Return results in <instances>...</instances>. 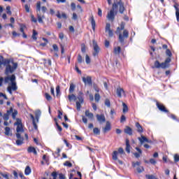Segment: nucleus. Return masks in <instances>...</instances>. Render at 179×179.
Instances as JSON below:
<instances>
[{"instance_id": "nucleus-62", "label": "nucleus", "mask_w": 179, "mask_h": 179, "mask_svg": "<svg viewBox=\"0 0 179 179\" xmlns=\"http://www.w3.org/2000/svg\"><path fill=\"white\" fill-rule=\"evenodd\" d=\"M127 120V117H125V115H122L120 118V122H124Z\"/></svg>"}, {"instance_id": "nucleus-60", "label": "nucleus", "mask_w": 179, "mask_h": 179, "mask_svg": "<svg viewBox=\"0 0 179 179\" xmlns=\"http://www.w3.org/2000/svg\"><path fill=\"white\" fill-rule=\"evenodd\" d=\"M31 22H34V23H37V20L36 19V17H34V15H31Z\"/></svg>"}, {"instance_id": "nucleus-29", "label": "nucleus", "mask_w": 179, "mask_h": 179, "mask_svg": "<svg viewBox=\"0 0 179 179\" xmlns=\"http://www.w3.org/2000/svg\"><path fill=\"white\" fill-rule=\"evenodd\" d=\"M162 63H160L159 61H155L154 63V67L159 69V68H161Z\"/></svg>"}, {"instance_id": "nucleus-9", "label": "nucleus", "mask_w": 179, "mask_h": 179, "mask_svg": "<svg viewBox=\"0 0 179 179\" xmlns=\"http://www.w3.org/2000/svg\"><path fill=\"white\" fill-rule=\"evenodd\" d=\"M111 24L110 23H107L106 26V33H108L109 37H113L114 34L113 33V30H111Z\"/></svg>"}, {"instance_id": "nucleus-21", "label": "nucleus", "mask_w": 179, "mask_h": 179, "mask_svg": "<svg viewBox=\"0 0 179 179\" xmlns=\"http://www.w3.org/2000/svg\"><path fill=\"white\" fill-rule=\"evenodd\" d=\"M113 51L115 55H120V54L121 53V47L120 46L115 47Z\"/></svg>"}, {"instance_id": "nucleus-26", "label": "nucleus", "mask_w": 179, "mask_h": 179, "mask_svg": "<svg viewBox=\"0 0 179 179\" xmlns=\"http://www.w3.org/2000/svg\"><path fill=\"white\" fill-rule=\"evenodd\" d=\"M8 87H11V90L14 92L17 90V86H16V82L11 83V86H8Z\"/></svg>"}, {"instance_id": "nucleus-3", "label": "nucleus", "mask_w": 179, "mask_h": 179, "mask_svg": "<svg viewBox=\"0 0 179 179\" xmlns=\"http://www.w3.org/2000/svg\"><path fill=\"white\" fill-rule=\"evenodd\" d=\"M92 47L94 52H92L93 57H97L99 55V52H100V47L97 45V42L95 40L92 41Z\"/></svg>"}, {"instance_id": "nucleus-4", "label": "nucleus", "mask_w": 179, "mask_h": 179, "mask_svg": "<svg viewBox=\"0 0 179 179\" xmlns=\"http://www.w3.org/2000/svg\"><path fill=\"white\" fill-rule=\"evenodd\" d=\"M41 10V2L38 1L36 3V12H37V16H38V22L39 23H43V17L40 14H38V12Z\"/></svg>"}, {"instance_id": "nucleus-20", "label": "nucleus", "mask_w": 179, "mask_h": 179, "mask_svg": "<svg viewBox=\"0 0 179 179\" xmlns=\"http://www.w3.org/2000/svg\"><path fill=\"white\" fill-rule=\"evenodd\" d=\"M85 115L90 120H93V118H94V115H93V113H90V111H89V110L85 111Z\"/></svg>"}, {"instance_id": "nucleus-37", "label": "nucleus", "mask_w": 179, "mask_h": 179, "mask_svg": "<svg viewBox=\"0 0 179 179\" xmlns=\"http://www.w3.org/2000/svg\"><path fill=\"white\" fill-rule=\"evenodd\" d=\"M174 8L176 9V18H177V20H178V19H179V8L177 7V6H174Z\"/></svg>"}, {"instance_id": "nucleus-13", "label": "nucleus", "mask_w": 179, "mask_h": 179, "mask_svg": "<svg viewBox=\"0 0 179 179\" xmlns=\"http://www.w3.org/2000/svg\"><path fill=\"white\" fill-rule=\"evenodd\" d=\"M13 112V108H10L9 110H7V113H5L3 116V118L5 121H8L9 120V115L12 114Z\"/></svg>"}, {"instance_id": "nucleus-5", "label": "nucleus", "mask_w": 179, "mask_h": 179, "mask_svg": "<svg viewBox=\"0 0 179 179\" xmlns=\"http://www.w3.org/2000/svg\"><path fill=\"white\" fill-rule=\"evenodd\" d=\"M17 68V64L16 63H13V67L10 65L6 66V75H8V73H13V72H15Z\"/></svg>"}, {"instance_id": "nucleus-22", "label": "nucleus", "mask_w": 179, "mask_h": 179, "mask_svg": "<svg viewBox=\"0 0 179 179\" xmlns=\"http://www.w3.org/2000/svg\"><path fill=\"white\" fill-rule=\"evenodd\" d=\"M125 134H127V135H132V129L129 127H126L124 129Z\"/></svg>"}, {"instance_id": "nucleus-64", "label": "nucleus", "mask_w": 179, "mask_h": 179, "mask_svg": "<svg viewBox=\"0 0 179 179\" xmlns=\"http://www.w3.org/2000/svg\"><path fill=\"white\" fill-rule=\"evenodd\" d=\"M59 179H65V176L62 173L59 174Z\"/></svg>"}, {"instance_id": "nucleus-44", "label": "nucleus", "mask_w": 179, "mask_h": 179, "mask_svg": "<svg viewBox=\"0 0 179 179\" xmlns=\"http://www.w3.org/2000/svg\"><path fill=\"white\" fill-rule=\"evenodd\" d=\"M137 171H138V173H142V172L145 171V169H143V166H140L137 168Z\"/></svg>"}, {"instance_id": "nucleus-19", "label": "nucleus", "mask_w": 179, "mask_h": 179, "mask_svg": "<svg viewBox=\"0 0 179 179\" xmlns=\"http://www.w3.org/2000/svg\"><path fill=\"white\" fill-rule=\"evenodd\" d=\"M126 152L127 153H131V145H129V140L126 139Z\"/></svg>"}, {"instance_id": "nucleus-10", "label": "nucleus", "mask_w": 179, "mask_h": 179, "mask_svg": "<svg viewBox=\"0 0 179 179\" xmlns=\"http://www.w3.org/2000/svg\"><path fill=\"white\" fill-rule=\"evenodd\" d=\"M97 121L99 122V124H103V122H106V116H104L103 114L99 115L97 114L96 115Z\"/></svg>"}, {"instance_id": "nucleus-28", "label": "nucleus", "mask_w": 179, "mask_h": 179, "mask_svg": "<svg viewBox=\"0 0 179 179\" xmlns=\"http://www.w3.org/2000/svg\"><path fill=\"white\" fill-rule=\"evenodd\" d=\"M17 132H24V130H23V124H20L18 126H17Z\"/></svg>"}, {"instance_id": "nucleus-8", "label": "nucleus", "mask_w": 179, "mask_h": 179, "mask_svg": "<svg viewBox=\"0 0 179 179\" xmlns=\"http://www.w3.org/2000/svg\"><path fill=\"white\" fill-rule=\"evenodd\" d=\"M156 106H157V108L159 110V111H162V113H169V110H167L166 108L164 105H163L159 102H157Z\"/></svg>"}, {"instance_id": "nucleus-53", "label": "nucleus", "mask_w": 179, "mask_h": 179, "mask_svg": "<svg viewBox=\"0 0 179 179\" xmlns=\"http://www.w3.org/2000/svg\"><path fill=\"white\" fill-rule=\"evenodd\" d=\"M55 121L56 122V126L57 127V129L61 132L62 131V127L58 124V122H57V118L55 119Z\"/></svg>"}, {"instance_id": "nucleus-18", "label": "nucleus", "mask_w": 179, "mask_h": 179, "mask_svg": "<svg viewBox=\"0 0 179 179\" xmlns=\"http://www.w3.org/2000/svg\"><path fill=\"white\" fill-rule=\"evenodd\" d=\"M136 150H137V152H138L134 153V155L135 156V157H136V159H138V157H141V155H142V150L136 147Z\"/></svg>"}, {"instance_id": "nucleus-45", "label": "nucleus", "mask_w": 179, "mask_h": 179, "mask_svg": "<svg viewBox=\"0 0 179 179\" xmlns=\"http://www.w3.org/2000/svg\"><path fill=\"white\" fill-rule=\"evenodd\" d=\"M81 52L83 53L86 52V45L84 43L81 45Z\"/></svg>"}, {"instance_id": "nucleus-15", "label": "nucleus", "mask_w": 179, "mask_h": 179, "mask_svg": "<svg viewBox=\"0 0 179 179\" xmlns=\"http://www.w3.org/2000/svg\"><path fill=\"white\" fill-rule=\"evenodd\" d=\"M83 82L85 83V85H92V77L87 76V78H83Z\"/></svg>"}, {"instance_id": "nucleus-59", "label": "nucleus", "mask_w": 179, "mask_h": 179, "mask_svg": "<svg viewBox=\"0 0 179 179\" xmlns=\"http://www.w3.org/2000/svg\"><path fill=\"white\" fill-rule=\"evenodd\" d=\"M94 89L95 92H97V93H99L100 92V89H99V87L96 84H94Z\"/></svg>"}, {"instance_id": "nucleus-14", "label": "nucleus", "mask_w": 179, "mask_h": 179, "mask_svg": "<svg viewBox=\"0 0 179 179\" xmlns=\"http://www.w3.org/2000/svg\"><path fill=\"white\" fill-rule=\"evenodd\" d=\"M116 94L119 97H122V94H125V92L124 91V89L118 87L116 90Z\"/></svg>"}, {"instance_id": "nucleus-23", "label": "nucleus", "mask_w": 179, "mask_h": 179, "mask_svg": "<svg viewBox=\"0 0 179 179\" xmlns=\"http://www.w3.org/2000/svg\"><path fill=\"white\" fill-rule=\"evenodd\" d=\"M27 150L29 153H34V155H37V150H36V148H34V147H29L28 148Z\"/></svg>"}, {"instance_id": "nucleus-58", "label": "nucleus", "mask_w": 179, "mask_h": 179, "mask_svg": "<svg viewBox=\"0 0 179 179\" xmlns=\"http://www.w3.org/2000/svg\"><path fill=\"white\" fill-rule=\"evenodd\" d=\"M71 8L72 10H75V9H76V4L75 3H71Z\"/></svg>"}, {"instance_id": "nucleus-25", "label": "nucleus", "mask_w": 179, "mask_h": 179, "mask_svg": "<svg viewBox=\"0 0 179 179\" xmlns=\"http://www.w3.org/2000/svg\"><path fill=\"white\" fill-rule=\"evenodd\" d=\"M31 173V169L30 168V166H27L25 168L24 170V174L25 176H29V174Z\"/></svg>"}, {"instance_id": "nucleus-16", "label": "nucleus", "mask_w": 179, "mask_h": 179, "mask_svg": "<svg viewBox=\"0 0 179 179\" xmlns=\"http://www.w3.org/2000/svg\"><path fill=\"white\" fill-rule=\"evenodd\" d=\"M136 128H137V132L139 134H142L143 132V128L142 127V125L139 124V122H136Z\"/></svg>"}, {"instance_id": "nucleus-24", "label": "nucleus", "mask_w": 179, "mask_h": 179, "mask_svg": "<svg viewBox=\"0 0 179 179\" xmlns=\"http://www.w3.org/2000/svg\"><path fill=\"white\" fill-rule=\"evenodd\" d=\"M5 135L7 136H12V132H10V128L7 127L5 128Z\"/></svg>"}, {"instance_id": "nucleus-56", "label": "nucleus", "mask_w": 179, "mask_h": 179, "mask_svg": "<svg viewBox=\"0 0 179 179\" xmlns=\"http://www.w3.org/2000/svg\"><path fill=\"white\" fill-rule=\"evenodd\" d=\"M7 14L8 15H12V11H10V6H8L6 7Z\"/></svg>"}, {"instance_id": "nucleus-40", "label": "nucleus", "mask_w": 179, "mask_h": 179, "mask_svg": "<svg viewBox=\"0 0 179 179\" xmlns=\"http://www.w3.org/2000/svg\"><path fill=\"white\" fill-rule=\"evenodd\" d=\"M118 155V152L117 151H114L113 153V160H117L118 159V157H117Z\"/></svg>"}, {"instance_id": "nucleus-6", "label": "nucleus", "mask_w": 179, "mask_h": 179, "mask_svg": "<svg viewBox=\"0 0 179 179\" xmlns=\"http://www.w3.org/2000/svg\"><path fill=\"white\" fill-rule=\"evenodd\" d=\"M170 62H171V59L170 57L166 58L164 62L161 63V68L162 69L169 68L170 66Z\"/></svg>"}, {"instance_id": "nucleus-30", "label": "nucleus", "mask_w": 179, "mask_h": 179, "mask_svg": "<svg viewBox=\"0 0 179 179\" xmlns=\"http://www.w3.org/2000/svg\"><path fill=\"white\" fill-rule=\"evenodd\" d=\"M75 85H73V83H71L69 87V93H73V92L75 91Z\"/></svg>"}, {"instance_id": "nucleus-12", "label": "nucleus", "mask_w": 179, "mask_h": 179, "mask_svg": "<svg viewBox=\"0 0 179 179\" xmlns=\"http://www.w3.org/2000/svg\"><path fill=\"white\" fill-rule=\"evenodd\" d=\"M78 99L79 101L76 102V108L78 111H80V104L83 103V98L82 96H78Z\"/></svg>"}, {"instance_id": "nucleus-35", "label": "nucleus", "mask_w": 179, "mask_h": 179, "mask_svg": "<svg viewBox=\"0 0 179 179\" xmlns=\"http://www.w3.org/2000/svg\"><path fill=\"white\" fill-rule=\"evenodd\" d=\"M12 113V118L13 120H16V115H17V110H14Z\"/></svg>"}, {"instance_id": "nucleus-7", "label": "nucleus", "mask_w": 179, "mask_h": 179, "mask_svg": "<svg viewBox=\"0 0 179 179\" xmlns=\"http://www.w3.org/2000/svg\"><path fill=\"white\" fill-rule=\"evenodd\" d=\"M138 141L141 143V145H143V143H145V142H146L147 143H152V141L149 139H148V138H146L145 136L141 135V137L138 138Z\"/></svg>"}, {"instance_id": "nucleus-32", "label": "nucleus", "mask_w": 179, "mask_h": 179, "mask_svg": "<svg viewBox=\"0 0 179 179\" xmlns=\"http://www.w3.org/2000/svg\"><path fill=\"white\" fill-rule=\"evenodd\" d=\"M122 106H123V113H128V106L126 105L125 103L122 102Z\"/></svg>"}, {"instance_id": "nucleus-17", "label": "nucleus", "mask_w": 179, "mask_h": 179, "mask_svg": "<svg viewBox=\"0 0 179 179\" xmlns=\"http://www.w3.org/2000/svg\"><path fill=\"white\" fill-rule=\"evenodd\" d=\"M40 117H41V110H36L35 111V118L36 120V122H38V120H40Z\"/></svg>"}, {"instance_id": "nucleus-48", "label": "nucleus", "mask_w": 179, "mask_h": 179, "mask_svg": "<svg viewBox=\"0 0 179 179\" xmlns=\"http://www.w3.org/2000/svg\"><path fill=\"white\" fill-rule=\"evenodd\" d=\"M60 94H61L60 87H59V86H57L56 87V94H57V96H59Z\"/></svg>"}, {"instance_id": "nucleus-27", "label": "nucleus", "mask_w": 179, "mask_h": 179, "mask_svg": "<svg viewBox=\"0 0 179 179\" xmlns=\"http://www.w3.org/2000/svg\"><path fill=\"white\" fill-rule=\"evenodd\" d=\"M91 24H92V29L95 30V29H96V21L94 20V17H91Z\"/></svg>"}, {"instance_id": "nucleus-46", "label": "nucleus", "mask_w": 179, "mask_h": 179, "mask_svg": "<svg viewBox=\"0 0 179 179\" xmlns=\"http://www.w3.org/2000/svg\"><path fill=\"white\" fill-rule=\"evenodd\" d=\"M105 106H107L108 107H110L111 103H110V99H106L105 100Z\"/></svg>"}, {"instance_id": "nucleus-33", "label": "nucleus", "mask_w": 179, "mask_h": 179, "mask_svg": "<svg viewBox=\"0 0 179 179\" xmlns=\"http://www.w3.org/2000/svg\"><path fill=\"white\" fill-rule=\"evenodd\" d=\"M94 100L96 103H99V101H100V94L99 93L95 94Z\"/></svg>"}, {"instance_id": "nucleus-61", "label": "nucleus", "mask_w": 179, "mask_h": 179, "mask_svg": "<svg viewBox=\"0 0 179 179\" xmlns=\"http://www.w3.org/2000/svg\"><path fill=\"white\" fill-rule=\"evenodd\" d=\"M174 160L176 163L179 162V155H178L176 154L174 155Z\"/></svg>"}, {"instance_id": "nucleus-54", "label": "nucleus", "mask_w": 179, "mask_h": 179, "mask_svg": "<svg viewBox=\"0 0 179 179\" xmlns=\"http://www.w3.org/2000/svg\"><path fill=\"white\" fill-rule=\"evenodd\" d=\"M1 176V177H3V178L6 179H9V175H8L7 173H1L0 176Z\"/></svg>"}, {"instance_id": "nucleus-51", "label": "nucleus", "mask_w": 179, "mask_h": 179, "mask_svg": "<svg viewBox=\"0 0 179 179\" xmlns=\"http://www.w3.org/2000/svg\"><path fill=\"white\" fill-rule=\"evenodd\" d=\"M64 166H66L67 167H72V163L69 162V161H66L64 164Z\"/></svg>"}, {"instance_id": "nucleus-34", "label": "nucleus", "mask_w": 179, "mask_h": 179, "mask_svg": "<svg viewBox=\"0 0 179 179\" xmlns=\"http://www.w3.org/2000/svg\"><path fill=\"white\" fill-rule=\"evenodd\" d=\"M69 101H75V100H76V96H75L74 94H70V95H69Z\"/></svg>"}, {"instance_id": "nucleus-47", "label": "nucleus", "mask_w": 179, "mask_h": 179, "mask_svg": "<svg viewBox=\"0 0 179 179\" xmlns=\"http://www.w3.org/2000/svg\"><path fill=\"white\" fill-rule=\"evenodd\" d=\"M20 30L21 33H24V28L26 27V25L20 24Z\"/></svg>"}, {"instance_id": "nucleus-1", "label": "nucleus", "mask_w": 179, "mask_h": 179, "mask_svg": "<svg viewBox=\"0 0 179 179\" xmlns=\"http://www.w3.org/2000/svg\"><path fill=\"white\" fill-rule=\"evenodd\" d=\"M120 13H124V10H125V6H124V2L122 0H113V3L112 6V9L110 12L108 13L106 16L108 20H110V22H114V19H115V15H117V10H118Z\"/></svg>"}, {"instance_id": "nucleus-55", "label": "nucleus", "mask_w": 179, "mask_h": 179, "mask_svg": "<svg viewBox=\"0 0 179 179\" xmlns=\"http://www.w3.org/2000/svg\"><path fill=\"white\" fill-rule=\"evenodd\" d=\"M15 125L19 126L22 125V120H20L19 118L17 119V122L15 123Z\"/></svg>"}, {"instance_id": "nucleus-39", "label": "nucleus", "mask_w": 179, "mask_h": 179, "mask_svg": "<svg viewBox=\"0 0 179 179\" xmlns=\"http://www.w3.org/2000/svg\"><path fill=\"white\" fill-rule=\"evenodd\" d=\"M93 132L95 135H100V130L97 127L94 128Z\"/></svg>"}, {"instance_id": "nucleus-57", "label": "nucleus", "mask_w": 179, "mask_h": 179, "mask_svg": "<svg viewBox=\"0 0 179 179\" xmlns=\"http://www.w3.org/2000/svg\"><path fill=\"white\" fill-rule=\"evenodd\" d=\"M132 166H133V167H136L137 166H138V167H139L141 166V162H133Z\"/></svg>"}, {"instance_id": "nucleus-38", "label": "nucleus", "mask_w": 179, "mask_h": 179, "mask_svg": "<svg viewBox=\"0 0 179 179\" xmlns=\"http://www.w3.org/2000/svg\"><path fill=\"white\" fill-rule=\"evenodd\" d=\"M8 60L3 59V56H0V63L2 64L3 65H5Z\"/></svg>"}, {"instance_id": "nucleus-36", "label": "nucleus", "mask_w": 179, "mask_h": 179, "mask_svg": "<svg viewBox=\"0 0 179 179\" xmlns=\"http://www.w3.org/2000/svg\"><path fill=\"white\" fill-rule=\"evenodd\" d=\"M77 61L78 64H82V62H83V58L82 57V55H80V54L78 55Z\"/></svg>"}, {"instance_id": "nucleus-52", "label": "nucleus", "mask_w": 179, "mask_h": 179, "mask_svg": "<svg viewBox=\"0 0 179 179\" xmlns=\"http://www.w3.org/2000/svg\"><path fill=\"white\" fill-rule=\"evenodd\" d=\"M15 80H16V76H15V75H12L10 77V80L11 83H13V82H15Z\"/></svg>"}, {"instance_id": "nucleus-11", "label": "nucleus", "mask_w": 179, "mask_h": 179, "mask_svg": "<svg viewBox=\"0 0 179 179\" xmlns=\"http://www.w3.org/2000/svg\"><path fill=\"white\" fill-rule=\"evenodd\" d=\"M111 130V124H110V122H106V124L105 127L103 128L102 131L103 134H107L109 131Z\"/></svg>"}, {"instance_id": "nucleus-63", "label": "nucleus", "mask_w": 179, "mask_h": 179, "mask_svg": "<svg viewBox=\"0 0 179 179\" xmlns=\"http://www.w3.org/2000/svg\"><path fill=\"white\" fill-rule=\"evenodd\" d=\"M64 33L61 32L59 34V38H60V40H64Z\"/></svg>"}, {"instance_id": "nucleus-41", "label": "nucleus", "mask_w": 179, "mask_h": 179, "mask_svg": "<svg viewBox=\"0 0 179 179\" xmlns=\"http://www.w3.org/2000/svg\"><path fill=\"white\" fill-rule=\"evenodd\" d=\"M23 144V138H20L16 141V145H17V146H20V145Z\"/></svg>"}, {"instance_id": "nucleus-31", "label": "nucleus", "mask_w": 179, "mask_h": 179, "mask_svg": "<svg viewBox=\"0 0 179 179\" xmlns=\"http://www.w3.org/2000/svg\"><path fill=\"white\" fill-rule=\"evenodd\" d=\"M38 35V33L36 30H33V34H32V38L33 40H37V36Z\"/></svg>"}, {"instance_id": "nucleus-43", "label": "nucleus", "mask_w": 179, "mask_h": 179, "mask_svg": "<svg viewBox=\"0 0 179 179\" xmlns=\"http://www.w3.org/2000/svg\"><path fill=\"white\" fill-rule=\"evenodd\" d=\"M45 96L46 100H48V101L52 100V97H51L48 93H45Z\"/></svg>"}, {"instance_id": "nucleus-49", "label": "nucleus", "mask_w": 179, "mask_h": 179, "mask_svg": "<svg viewBox=\"0 0 179 179\" xmlns=\"http://www.w3.org/2000/svg\"><path fill=\"white\" fill-rule=\"evenodd\" d=\"M85 62L86 64H90L91 62L90 57L87 55H85Z\"/></svg>"}, {"instance_id": "nucleus-2", "label": "nucleus", "mask_w": 179, "mask_h": 179, "mask_svg": "<svg viewBox=\"0 0 179 179\" xmlns=\"http://www.w3.org/2000/svg\"><path fill=\"white\" fill-rule=\"evenodd\" d=\"M124 29H125V23L121 22L120 27H118L115 31L116 34H119V41L120 43H124L125 38L129 37V32Z\"/></svg>"}, {"instance_id": "nucleus-42", "label": "nucleus", "mask_w": 179, "mask_h": 179, "mask_svg": "<svg viewBox=\"0 0 179 179\" xmlns=\"http://www.w3.org/2000/svg\"><path fill=\"white\" fill-rule=\"evenodd\" d=\"M145 178H147V179H157V178H156L153 175H145Z\"/></svg>"}, {"instance_id": "nucleus-50", "label": "nucleus", "mask_w": 179, "mask_h": 179, "mask_svg": "<svg viewBox=\"0 0 179 179\" xmlns=\"http://www.w3.org/2000/svg\"><path fill=\"white\" fill-rule=\"evenodd\" d=\"M52 48H53L55 52H58L59 48H58V45H57V44H54L52 45Z\"/></svg>"}]
</instances>
